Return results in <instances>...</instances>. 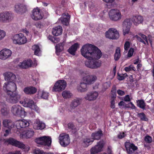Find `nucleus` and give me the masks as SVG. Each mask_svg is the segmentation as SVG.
<instances>
[{"label":"nucleus","instance_id":"nucleus-1","mask_svg":"<svg viewBox=\"0 0 154 154\" xmlns=\"http://www.w3.org/2000/svg\"><path fill=\"white\" fill-rule=\"evenodd\" d=\"M82 55L85 57L92 61L85 62V66L90 68L97 69L101 65V62L95 60L99 59L102 56L100 50L97 47L90 44L83 45L81 50Z\"/></svg>","mask_w":154,"mask_h":154},{"label":"nucleus","instance_id":"nucleus-2","mask_svg":"<svg viewBox=\"0 0 154 154\" xmlns=\"http://www.w3.org/2000/svg\"><path fill=\"white\" fill-rule=\"evenodd\" d=\"M35 142L40 146L50 147L52 140L51 137L44 136L36 138L35 140Z\"/></svg>","mask_w":154,"mask_h":154},{"label":"nucleus","instance_id":"nucleus-3","mask_svg":"<svg viewBox=\"0 0 154 154\" xmlns=\"http://www.w3.org/2000/svg\"><path fill=\"white\" fill-rule=\"evenodd\" d=\"M11 39L14 44L19 45H23L26 43L27 41L26 36L21 33L14 35L13 36Z\"/></svg>","mask_w":154,"mask_h":154},{"label":"nucleus","instance_id":"nucleus-4","mask_svg":"<svg viewBox=\"0 0 154 154\" xmlns=\"http://www.w3.org/2000/svg\"><path fill=\"white\" fill-rule=\"evenodd\" d=\"M7 95L6 100L9 103H16L19 101L20 99V96L16 91L14 92H8Z\"/></svg>","mask_w":154,"mask_h":154},{"label":"nucleus","instance_id":"nucleus-5","mask_svg":"<svg viewBox=\"0 0 154 154\" xmlns=\"http://www.w3.org/2000/svg\"><path fill=\"white\" fill-rule=\"evenodd\" d=\"M11 111L14 115L16 116L22 117L25 115L24 109L19 105H14L12 106Z\"/></svg>","mask_w":154,"mask_h":154},{"label":"nucleus","instance_id":"nucleus-6","mask_svg":"<svg viewBox=\"0 0 154 154\" xmlns=\"http://www.w3.org/2000/svg\"><path fill=\"white\" fill-rule=\"evenodd\" d=\"M22 103L24 107H29L32 109L35 110L37 113H40V110L39 107L37 106L33 100L26 98L24 101H23Z\"/></svg>","mask_w":154,"mask_h":154},{"label":"nucleus","instance_id":"nucleus-7","mask_svg":"<svg viewBox=\"0 0 154 154\" xmlns=\"http://www.w3.org/2000/svg\"><path fill=\"white\" fill-rule=\"evenodd\" d=\"M109 15L110 20L114 21L120 20L122 17L120 11L116 9H111L109 12Z\"/></svg>","mask_w":154,"mask_h":154},{"label":"nucleus","instance_id":"nucleus-8","mask_svg":"<svg viewBox=\"0 0 154 154\" xmlns=\"http://www.w3.org/2000/svg\"><path fill=\"white\" fill-rule=\"evenodd\" d=\"M4 91L7 94H8V93L10 92H14L16 91L17 87L16 84L14 82H5L3 87Z\"/></svg>","mask_w":154,"mask_h":154},{"label":"nucleus","instance_id":"nucleus-9","mask_svg":"<svg viewBox=\"0 0 154 154\" xmlns=\"http://www.w3.org/2000/svg\"><path fill=\"white\" fill-rule=\"evenodd\" d=\"M67 85L66 82L64 80H60L55 83L53 89V91L60 92L64 90Z\"/></svg>","mask_w":154,"mask_h":154},{"label":"nucleus","instance_id":"nucleus-10","mask_svg":"<svg viewBox=\"0 0 154 154\" xmlns=\"http://www.w3.org/2000/svg\"><path fill=\"white\" fill-rule=\"evenodd\" d=\"M59 138V143L62 146L66 147L70 143V139L69 134L65 133L61 134Z\"/></svg>","mask_w":154,"mask_h":154},{"label":"nucleus","instance_id":"nucleus-11","mask_svg":"<svg viewBox=\"0 0 154 154\" xmlns=\"http://www.w3.org/2000/svg\"><path fill=\"white\" fill-rule=\"evenodd\" d=\"M105 36L106 38L112 39H117L119 37L118 31L115 29L110 28L105 33Z\"/></svg>","mask_w":154,"mask_h":154},{"label":"nucleus","instance_id":"nucleus-12","mask_svg":"<svg viewBox=\"0 0 154 154\" xmlns=\"http://www.w3.org/2000/svg\"><path fill=\"white\" fill-rule=\"evenodd\" d=\"M5 142L8 143L9 144L13 146L17 147L19 148L25 149L26 146L23 143L14 139L12 138H10L9 139L5 140Z\"/></svg>","mask_w":154,"mask_h":154},{"label":"nucleus","instance_id":"nucleus-13","mask_svg":"<svg viewBox=\"0 0 154 154\" xmlns=\"http://www.w3.org/2000/svg\"><path fill=\"white\" fill-rule=\"evenodd\" d=\"M13 19L12 14L8 11H4L0 13V22L7 23L11 21Z\"/></svg>","mask_w":154,"mask_h":154},{"label":"nucleus","instance_id":"nucleus-14","mask_svg":"<svg viewBox=\"0 0 154 154\" xmlns=\"http://www.w3.org/2000/svg\"><path fill=\"white\" fill-rule=\"evenodd\" d=\"M12 54L11 51L8 49L4 48L0 51V59L6 60L9 59Z\"/></svg>","mask_w":154,"mask_h":154},{"label":"nucleus","instance_id":"nucleus-15","mask_svg":"<svg viewBox=\"0 0 154 154\" xmlns=\"http://www.w3.org/2000/svg\"><path fill=\"white\" fill-rule=\"evenodd\" d=\"M132 21L130 18H127L123 22V25L124 27L123 30L124 35H125L126 34L129 33L132 24Z\"/></svg>","mask_w":154,"mask_h":154},{"label":"nucleus","instance_id":"nucleus-16","mask_svg":"<svg viewBox=\"0 0 154 154\" xmlns=\"http://www.w3.org/2000/svg\"><path fill=\"white\" fill-rule=\"evenodd\" d=\"M97 79V76L94 75H85L82 78V80L89 85L93 84Z\"/></svg>","mask_w":154,"mask_h":154},{"label":"nucleus","instance_id":"nucleus-17","mask_svg":"<svg viewBox=\"0 0 154 154\" xmlns=\"http://www.w3.org/2000/svg\"><path fill=\"white\" fill-rule=\"evenodd\" d=\"M43 16V14L40 12V9L35 8L33 10L31 17L33 20H37L42 19Z\"/></svg>","mask_w":154,"mask_h":154},{"label":"nucleus","instance_id":"nucleus-18","mask_svg":"<svg viewBox=\"0 0 154 154\" xmlns=\"http://www.w3.org/2000/svg\"><path fill=\"white\" fill-rule=\"evenodd\" d=\"M104 146V144L102 141H100L97 143V145L92 147L91 149V154H94L100 152L102 150V148Z\"/></svg>","mask_w":154,"mask_h":154},{"label":"nucleus","instance_id":"nucleus-19","mask_svg":"<svg viewBox=\"0 0 154 154\" xmlns=\"http://www.w3.org/2000/svg\"><path fill=\"white\" fill-rule=\"evenodd\" d=\"M125 146L128 153L129 154H132L137 149V147L133 143L126 142Z\"/></svg>","mask_w":154,"mask_h":154},{"label":"nucleus","instance_id":"nucleus-20","mask_svg":"<svg viewBox=\"0 0 154 154\" xmlns=\"http://www.w3.org/2000/svg\"><path fill=\"white\" fill-rule=\"evenodd\" d=\"M15 10L19 14H22L25 13L27 11L26 6L23 4H18L15 5Z\"/></svg>","mask_w":154,"mask_h":154},{"label":"nucleus","instance_id":"nucleus-21","mask_svg":"<svg viewBox=\"0 0 154 154\" xmlns=\"http://www.w3.org/2000/svg\"><path fill=\"white\" fill-rule=\"evenodd\" d=\"M34 134V131L32 129H29L23 132L20 134L21 137L23 138H29L32 137Z\"/></svg>","mask_w":154,"mask_h":154},{"label":"nucleus","instance_id":"nucleus-22","mask_svg":"<svg viewBox=\"0 0 154 154\" xmlns=\"http://www.w3.org/2000/svg\"><path fill=\"white\" fill-rule=\"evenodd\" d=\"M29 125V122L24 119L20 120L17 122L16 127L18 129L25 128Z\"/></svg>","mask_w":154,"mask_h":154},{"label":"nucleus","instance_id":"nucleus-23","mask_svg":"<svg viewBox=\"0 0 154 154\" xmlns=\"http://www.w3.org/2000/svg\"><path fill=\"white\" fill-rule=\"evenodd\" d=\"M98 96V93L97 92L93 91L88 93L86 96L85 97V98L88 100H96Z\"/></svg>","mask_w":154,"mask_h":154},{"label":"nucleus","instance_id":"nucleus-24","mask_svg":"<svg viewBox=\"0 0 154 154\" xmlns=\"http://www.w3.org/2000/svg\"><path fill=\"white\" fill-rule=\"evenodd\" d=\"M33 63L32 61L30 59H27L24 60L22 62L20 63L19 66L23 69H27L32 66Z\"/></svg>","mask_w":154,"mask_h":154},{"label":"nucleus","instance_id":"nucleus-25","mask_svg":"<svg viewBox=\"0 0 154 154\" xmlns=\"http://www.w3.org/2000/svg\"><path fill=\"white\" fill-rule=\"evenodd\" d=\"M5 79L6 81L12 82L16 79V76L14 74L10 72H7L3 74Z\"/></svg>","mask_w":154,"mask_h":154},{"label":"nucleus","instance_id":"nucleus-26","mask_svg":"<svg viewBox=\"0 0 154 154\" xmlns=\"http://www.w3.org/2000/svg\"><path fill=\"white\" fill-rule=\"evenodd\" d=\"M37 91L36 88L33 86H30L25 88L23 90L24 93L27 94L31 95L35 94Z\"/></svg>","mask_w":154,"mask_h":154},{"label":"nucleus","instance_id":"nucleus-27","mask_svg":"<svg viewBox=\"0 0 154 154\" xmlns=\"http://www.w3.org/2000/svg\"><path fill=\"white\" fill-rule=\"evenodd\" d=\"M143 20V18L142 16L139 15H136L133 16L132 18V21L134 25H138L140 23H141Z\"/></svg>","mask_w":154,"mask_h":154},{"label":"nucleus","instance_id":"nucleus-28","mask_svg":"<svg viewBox=\"0 0 154 154\" xmlns=\"http://www.w3.org/2000/svg\"><path fill=\"white\" fill-rule=\"evenodd\" d=\"M79 48V44L78 43H75L72 45L68 49V51L71 54L75 55V52L78 48Z\"/></svg>","mask_w":154,"mask_h":154},{"label":"nucleus","instance_id":"nucleus-29","mask_svg":"<svg viewBox=\"0 0 154 154\" xmlns=\"http://www.w3.org/2000/svg\"><path fill=\"white\" fill-rule=\"evenodd\" d=\"M62 26L59 25L53 28L52 33L54 35L57 36L62 34Z\"/></svg>","mask_w":154,"mask_h":154},{"label":"nucleus","instance_id":"nucleus-30","mask_svg":"<svg viewBox=\"0 0 154 154\" xmlns=\"http://www.w3.org/2000/svg\"><path fill=\"white\" fill-rule=\"evenodd\" d=\"M102 135V131L100 130L93 133L91 134V137L94 140H99L100 139Z\"/></svg>","mask_w":154,"mask_h":154},{"label":"nucleus","instance_id":"nucleus-31","mask_svg":"<svg viewBox=\"0 0 154 154\" xmlns=\"http://www.w3.org/2000/svg\"><path fill=\"white\" fill-rule=\"evenodd\" d=\"M63 18H61V22L63 25L67 26L69 24L70 18V16L68 13L63 14L62 15Z\"/></svg>","mask_w":154,"mask_h":154},{"label":"nucleus","instance_id":"nucleus-32","mask_svg":"<svg viewBox=\"0 0 154 154\" xmlns=\"http://www.w3.org/2000/svg\"><path fill=\"white\" fill-rule=\"evenodd\" d=\"M87 84L85 82H82L80 85L77 87V90L79 92H83L86 91L88 89L87 87Z\"/></svg>","mask_w":154,"mask_h":154},{"label":"nucleus","instance_id":"nucleus-33","mask_svg":"<svg viewBox=\"0 0 154 154\" xmlns=\"http://www.w3.org/2000/svg\"><path fill=\"white\" fill-rule=\"evenodd\" d=\"M93 141L94 140L92 138H86L83 139L82 144L84 147H87L91 144Z\"/></svg>","mask_w":154,"mask_h":154},{"label":"nucleus","instance_id":"nucleus-34","mask_svg":"<svg viewBox=\"0 0 154 154\" xmlns=\"http://www.w3.org/2000/svg\"><path fill=\"white\" fill-rule=\"evenodd\" d=\"M80 104V99L77 98L73 99L72 101L70 106L71 109H74Z\"/></svg>","mask_w":154,"mask_h":154},{"label":"nucleus","instance_id":"nucleus-35","mask_svg":"<svg viewBox=\"0 0 154 154\" xmlns=\"http://www.w3.org/2000/svg\"><path fill=\"white\" fill-rule=\"evenodd\" d=\"M1 112L2 114L4 116H7L8 114L9 109L5 104L2 108Z\"/></svg>","mask_w":154,"mask_h":154},{"label":"nucleus","instance_id":"nucleus-36","mask_svg":"<svg viewBox=\"0 0 154 154\" xmlns=\"http://www.w3.org/2000/svg\"><path fill=\"white\" fill-rule=\"evenodd\" d=\"M36 128V129L42 130L45 127V124L39 120L36 121L35 124Z\"/></svg>","mask_w":154,"mask_h":154},{"label":"nucleus","instance_id":"nucleus-37","mask_svg":"<svg viewBox=\"0 0 154 154\" xmlns=\"http://www.w3.org/2000/svg\"><path fill=\"white\" fill-rule=\"evenodd\" d=\"M62 95L65 99L69 98L72 96V94L68 91L65 90L63 91Z\"/></svg>","mask_w":154,"mask_h":154},{"label":"nucleus","instance_id":"nucleus-38","mask_svg":"<svg viewBox=\"0 0 154 154\" xmlns=\"http://www.w3.org/2000/svg\"><path fill=\"white\" fill-rule=\"evenodd\" d=\"M121 57L120 49L119 47L117 48L114 54V59L115 61H118Z\"/></svg>","mask_w":154,"mask_h":154},{"label":"nucleus","instance_id":"nucleus-39","mask_svg":"<svg viewBox=\"0 0 154 154\" xmlns=\"http://www.w3.org/2000/svg\"><path fill=\"white\" fill-rule=\"evenodd\" d=\"M137 116L139 118L141 121H147L148 119L144 112H142L137 114Z\"/></svg>","mask_w":154,"mask_h":154},{"label":"nucleus","instance_id":"nucleus-40","mask_svg":"<svg viewBox=\"0 0 154 154\" xmlns=\"http://www.w3.org/2000/svg\"><path fill=\"white\" fill-rule=\"evenodd\" d=\"M137 102L138 106L143 109H145L146 103L143 100H138L137 101Z\"/></svg>","mask_w":154,"mask_h":154},{"label":"nucleus","instance_id":"nucleus-41","mask_svg":"<svg viewBox=\"0 0 154 154\" xmlns=\"http://www.w3.org/2000/svg\"><path fill=\"white\" fill-rule=\"evenodd\" d=\"M32 49L34 51V53L35 55H38V54L39 52L40 51V48L38 45H35L32 46Z\"/></svg>","mask_w":154,"mask_h":154},{"label":"nucleus","instance_id":"nucleus-42","mask_svg":"<svg viewBox=\"0 0 154 154\" xmlns=\"http://www.w3.org/2000/svg\"><path fill=\"white\" fill-rule=\"evenodd\" d=\"M63 43H60L57 44L56 47V50L57 52H60L63 49Z\"/></svg>","mask_w":154,"mask_h":154},{"label":"nucleus","instance_id":"nucleus-43","mask_svg":"<svg viewBox=\"0 0 154 154\" xmlns=\"http://www.w3.org/2000/svg\"><path fill=\"white\" fill-rule=\"evenodd\" d=\"M116 88L115 86H113L112 88L111 92L112 96H111L112 98H116Z\"/></svg>","mask_w":154,"mask_h":154},{"label":"nucleus","instance_id":"nucleus-44","mask_svg":"<svg viewBox=\"0 0 154 154\" xmlns=\"http://www.w3.org/2000/svg\"><path fill=\"white\" fill-rule=\"evenodd\" d=\"M68 128L69 129L73 131L74 132H76L77 130L74 124L72 123H69L68 124Z\"/></svg>","mask_w":154,"mask_h":154},{"label":"nucleus","instance_id":"nucleus-45","mask_svg":"<svg viewBox=\"0 0 154 154\" xmlns=\"http://www.w3.org/2000/svg\"><path fill=\"white\" fill-rule=\"evenodd\" d=\"M46 153L43 150H41L38 148L35 149L34 150V154H46Z\"/></svg>","mask_w":154,"mask_h":154},{"label":"nucleus","instance_id":"nucleus-46","mask_svg":"<svg viewBox=\"0 0 154 154\" xmlns=\"http://www.w3.org/2000/svg\"><path fill=\"white\" fill-rule=\"evenodd\" d=\"M144 140L147 143H150L152 142V138L149 135H146L144 137Z\"/></svg>","mask_w":154,"mask_h":154},{"label":"nucleus","instance_id":"nucleus-47","mask_svg":"<svg viewBox=\"0 0 154 154\" xmlns=\"http://www.w3.org/2000/svg\"><path fill=\"white\" fill-rule=\"evenodd\" d=\"M125 70L126 72H129L131 70L135 71L136 70L135 68L133 66L130 65L128 67H125Z\"/></svg>","mask_w":154,"mask_h":154},{"label":"nucleus","instance_id":"nucleus-48","mask_svg":"<svg viewBox=\"0 0 154 154\" xmlns=\"http://www.w3.org/2000/svg\"><path fill=\"white\" fill-rule=\"evenodd\" d=\"M42 98L44 99H47L48 98V93L44 91H43L41 95Z\"/></svg>","mask_w":154,"mask_h":154},{"label":"nucleus","instance_id":"nucleus-49","mask_svg":"<svg viewBox=\"0 0 154 154\" xmlns=\"http://www.w3.org/2000/svg\"><path fill=\"white\" fill-rule=\"evenodd\" d=\"M127 75L126 74H118V79L120 80L121 81L124 80L125 79L124 75Z\"/></svg>","mask_w":154,"mask_h":154},{"label":"nucleus","instance_id":"nucleus-50","mask_svg":"<svg viewBox=\"0 0 154 154\" xmlns=\"http://www.w3.org/2000/svg\"><path fill=\"white\" fill-rule=\"evenodd\" d=\"M134 51V49L132 48H131L129 50L128 53V57H131L132 56L133 53Z\"/></svg>","mask_w":154,"mask_h":154},{"label":"nucleus","instance_id":"nucleus-51","mask_svg":"<svg viewBox=\"0 0 154 154\" xmlns=\"http://www.w3.org/2000/svg\"><path fill=\"white\" fill-rule=\"evenodd\" d=\"M5 35V32L3 30L0 29V41L4 38Z\"/></svg>","mask_w":154,"mask_h":154},{"label":"nucleus","instance_id":"nucleus-52","mask_svg":"<svg viewBox=\"0 0 154 154\" xmlns=\"http://www.w3.org/2000/svg\"><path fill=\"white\" fill-rule=\"evenodd\" d=\"M130 47V43L128 41H126L124 44V49L125 51H128Z\"/></svg>","mask_w":154,"mask_h":154},{"label":"nucleus","instance_id":"nucleus-53","mask_svg":"<svg viewBox=\"0 0 154 154\" xmlns=\"http://www.w3.org/2000/svg\"><path fill=\"white\" fill-rule=\"evenodd\" d=\"M35 25L37 28H39V29L41 28L43 26V25L42 24L41 22H36L35 24Z\"/></svg>","mask_w":154,"mask_h":154},{"label":"nucleus","instance_id":"nucleus-54","mask_svg":"<svg viewBox=\"0 0 154 154\" xmlns=\"http://www.w3.org/2000/svg\"><path fill=\"white\" fill-rule=\"evenodd\" d=\"M9 120L5 119L3 122V125L4 127L8 128V122Z\"/></svg>","mask_w":154,"mask_h":154},{"label":"nucleus","instance_id":"nucleus-55","mask_svg":"<svg viewBox=\"0 0 154 154\" xmlns=\"http://www.w3.org/2000/svg\"><path fill=\"white\" fill-rule=\"evenodd\" d=\"M14 124L12 122L11 120H9L8 122V129H11V128L14 127Z\"/></svg>","mask_w":154,"mask_h":154},{"label":"nucleus","instance_id":"nucleus-56","mask_svg":"<svg viewBox=\"0 0 154 154\" xmlns=\"http://www.w3.org/2000/svg\"><path fill=\"white\" fill-rule=\"evenodd\" d=\"M115 98H112V99L110 102L111 105H110V107L112 109H114L115 107Z\"/></svg>","mask_w":154,"mask_h":154},{"label":"nucleus","instance_id":"nucleus-57","mask_svg":"<svg viewBox=\"0 0 154 154\" xmlns=\"http://www.w3.org/2000/svg\"><path fill=\"white\" fill-rule=\"evenodd\" d=\"M139 35L143 39L147 44H148V41L147 38V37L146 35L142 33H139Z\"/></svg>","mask_w":154,"mask_h":154},{"label":"nucleus","instance_id":"nucleus-58","mask_svg":"<svg viewBox=\"0 0 154 154\" xmlns=\"http://www.w3.org/2000/svg\"><path fill=\"white\" fill-rule=\"evenodd\" d=\"M127 107L130 108L132 109H134L136 108V106L132 102H130L128 103Z\"/></svg>","mask_w":154,"mask_h":154},{"label":"nucleus","instance_id":"nucleus-59","mask_svg":"<svg viewBox=\"0 0 154 154\" xmlns=\"http://www.w3.org/2000/svg\"><path fill=\"white\" fill-rule=\"evenodd\" d=\"M118 94L120 96H123L125 94V92L124 91L121 90H118L117 91Z\"/></svg>","mask_w":154,"mask_h":154},{"label":"nucleus","instance_id":"nucleus-60","mask_svg":"<svg viewBox=\"0 0 154 154\" xmlns=\"http://www.w3.org/2000/svg\"><path fill=\"white\" fill-rule=\"evenodd\" d=\"M136 37L137 38L138 40L140 42L143 43L145 45L146 44V42L141 37L138 36L137 35H136Z\"/></svg>","mask_w":154,"mask_h":154},{"label":"nucleus","instance_id":"nucleus-61","mask_svg":"<svg viewBox=\"0 0 154 154\" xmlns=\"http://www.w3.org/2000/svg\"><path fill=\"white\" fill-rule=\"evenodd\" d=\"M124 100L126 102H129L131 101V99L128 95H127L125 96Z\"/></svg>","mask_w":154,"mask_h":154},{"label":"nucleus","instance_id":"nucleus-62","mask_svg":"<svg viewBox=\"0 0 154 154\" xmlns=\"http://www.w3.org/2000/svg\"><path fill=\"white\" fill-rule=\"evenodd\" d=\"M125 136V133L124 132H123L122 133H120L118 135V138L119 139H122L124 138Z\"/></svg>","mask_w":154,"mask_h":154},{"label":"nucleus","instance_id":"nucleus-63","mask_svg":"<svg viewBox=\"0 0 154 154\" xmlns=\"http://www.w3.org/2000/svg\"><path fill=\"white\" fill-rule=\"evenodd\" d=\"M49 38L50 40H51L52 42H54V43H56V42H55V41L56 40V38H54V37L52 36L51 35H49Z\"/></svg>","mask_w":154,"mask_h":154},{"label":"nucleus","instance_id":"nucleus-64","mask_svg":"<svg viewBox=\"0 0 154 154\" xmlns=\"http://www.w3.org/2000/svg\"><path fill=\"white\" fill-rule=\"evenodd\" d=\"M103 86L104 88L106 89L108 88L109 87L110 85L108 82H106L104 84Z\"/></svg>","mask_w":154,"mask_h":154}]
</instances>
